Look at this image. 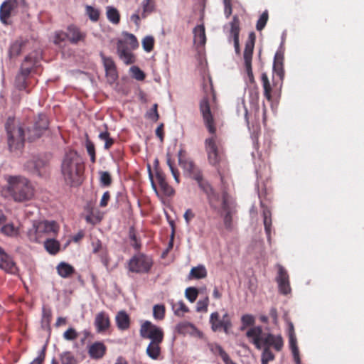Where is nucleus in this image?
I'll return each mask as SVG.
<instances>
[{
	"mask_svg": "<svg viewBox=\"0 0 364 364\" xmlns=\"http://www.w3.org/2000/svg\"><path fill=\"white\" fill-rule=\"evenodd\" d=\"M156 178L161 191L165 196H171L173 195L174 190L166 182V176L164 172L158 168H156Z\"/></svg>",
	"mask_w": 364,
	"mask_h": 364,
	"instance_id": "23",
	"label": "nucleus"
},
{
	"mask_svg": "<svg viewBox=\"0 0 364 364\" xmlns=\"http://www.w3.org/2000/svg\"><path fill=\"white\" fill-rule=\"evenodd\" d=\"M209 323L212 331L214 332L223 331L228 334L232 327L231 317L227 311H225L222 316L218 311L211 313Z\"/></svg>",
	"mask_w": 364,
	"mask_h": 364,
	"instance_id": "7",
	"label": "nucleus"
},
{
	"mask_svg": "<svg viewBox=\"0 0 364 364\" xmlns=\"http://www.w3.org/2000/svg\"><path fill=\"white\" fill-rule=\"evenodd\" d=\"M209 304V298L205 296L203 299L198 301L196 304V311L198 312H207Z\"/></svg>",
	"mask_w": 364,
	"mask_h": 364,
	"instance_id": "59",
	"label": "nucleus"
},
{
	"mask_svg": "<svg viewBox=\"0 0 364 364\" xmlns=\"http://www.w3.org/2000/svg\"><path fill=\"white\" fill-rule=\"evenodd\" d=\"M200 112L202 115L204 124L211 136L205 140V149L209 164L215 166L220 175L221 165H226L227 161L223 153L221 141L216 136L215 120L210 110L209 97L206 93L199 104Z\"/></svg>",
	"mask_w": 364,
	"mask_h": 364,
	"instance_id": "2",
	"label": "nucleus"
},
{
	"mask_svg": "<svg viewBox=\"0 0 364 364\" xmlns=\"http://www.w3.org/2000/svg\"><path fill=\"white\" fill-rule=\"evenodd\" d=\"M166 309L164 305L156 304L153 308V316L156 320L161 321L165 317Z\"/></svg>",
	"mask_w": 364,
	"mask_h": 364,
	"instance_id": "48",
	"label": "nucleus"
},
{
	"mask_svg": "<svg viewBox=\"0 0 364 364\" xmlns=\"http://www.w3.org/2000/svg\"><path fill=\"white\" fill-rule=\"evenodd\" d=\"M178 164L183 169L185 173L193 180L200 179L203 175L202 170L194 163V161L188 158L186 151L181 149L178 153Z\"/></svg>",
	"mask_w": 364,
	"mask_h": 364,
	"instance_id": "6",
	"label": "nucleus"
},
{
	"mask_svg": "<svg viewBox=\"0 0 364 364\" xmlns=\"http://www.w3.org/2000/svg\"><path fill=\"white\" fill-rule=\"evenodd\" d=\"M143 12L141 16L146 18V16L151 14L155 8V0H144L142 2Z\"/></svg>",
	"mask_w": 364,
	"mask_h": 364,
	"instance_id": "44",
	"label": "nucleus"
},
{
	"mask_svg": "<svg viewBox=\"0 0 364 364\" xmlns=\"http://www.w3.org/2000/svg\"><path fill=\"white\" fill-rule=\"evenodd\" d=\"M130 70L132 73V76L137 80H143L145 78L144 73L138 67L132 66L130 68Z\"/></svg>",
	"mask_w": 364,
	"mask_h": 364,
	"instance_id": "61",
	"label": "nucleus"
},
{
	"mask_svg": "<svg viewBox=\"0 0 364 364\" xmlns=\"http://www.w3.org/2000/svg\"><path fill=\"white\" fill-rule=\"evenodd\" d=\"M95 326L98 333L106 331L110 326L109 315L105 311H100L95 316Z\"/></svg>",
	"mask_w": 364,
	"mask_h": 364,
	"instance_id": "20",
	"label": "nucleus"
},
{
	"mask_svg": "<svg viewBox=\"0 0 364 364\" xmlns=\"http://www.w3.org/2000/svg\"><path fill=\"white\" fill-rule=\"evenodd\" d=\"M0 269H2L5 272L11 274H15L17 272V267L16 265V263L13 261L12 258L8 254H6L1 247Z\"/></svg>",
	"mask_w": 364,
	"mask_h": 364,
	"instance_id": "18",
	"label": "nucleus"
},
{
	"mask_svg": "<svg viewBox=\"0 0 364 364\" xmlns=\"http://www.w3.org/2000/svg\"><path fill=\"white\" fill-rule=\"evenodd\" d=\"M262 215L264 230L267 234V239L269 241L271 238L272 230V213L269 208H265L263 210Z\"/></svg>",
	"mask_w": 364,
	"mask_h": 364,
	"instance_id": "31",
	"label": "nucleus"
},
{
	"mask_svg": "<svg viewBox=\"0 0 364 364\" xmlns=\"http://www.w3.org/2000/svg\"><path fill=\"white\" fill-rule=\"evenodd\" d=\"M256 36L254 32L249 33L248 40L245 43L243 57H252Z\"/></svg>",
	"mask_w": 364,
	"mask_h": 364,
	"instance_id": "35",
	"label": "nucleus"
},
{
	"mask_svg": "<svg viewBox=\"0 0 364 364\" xmlns=\"http://www.w3.org/2000/svg\"><path fill=\"white\" fill-rule=\"evenodd\" d=\"M107 17L113 24H118L120 21V14L118 10L112 6L107 7Z\"/></svg>",
	"mask_w": 364,
	"mask_h": 364,
	"instance_id": "39",
	"label": "nucleus"
},
{
	"mask_svg": "<svg viewBox=\"0 0 364 364\" xmlns=\"http://www.w3.org/2000/svg\"><path fill=\"white\" fill-rule=\"evenodd\" d=\"M154 38L153 36H147L142 40V46L145 51L151 52L154 49Z\"/></svg>",
	"mask_w": 364,
	"mask_h": 364,
	"instance_id": "54",
	"label": "nucleus"
},
{
	"mask_svg": "<svg viewBox=\"0 0 364 364\" xmlns=\"http://www.w3.org/2000/svg\"><path fill=\"white\" fill-rule=\"evenodd\" d=\"M86 14L89 16L90 19L92 21H97L100 18V11L98 9L94 8L92 6H87L85 7Z\"/></svg>",
	"mask_w": 364,
	"mask_h": 364,
	"instance_id": "56",
	"label": "nucleus"
},
{
	"mask_svg": "<svg viewBox=\"0 0 364 364\" xmlns=\"http://www.w3.org/2000/svg\"><path fill=\"white\" fill-rule=\"evenodd\" d=\"M79 336L78 332L73 327L68 328L63 335L65 340L73 341H75Z\"/></svg>",
	"mask_w": 364,
	"mask_h": 364,
	"instance_id": "57",
	"label": "nucleus"
},
{
	"mask_svg": "<svg viewBox=\"0 0 364 364\" xmlns=\"http://www.w3.org/2000/svg\"><path fill=\"white\" fill-rule=\"evenodd\" d=\"M84 165L77 151L74 150L67 151L61 164V172L65 183L72 186L80 185Z\"/></svg>",
	"mask_w": 364,
	"mask_h": 364,
	"instance_id": "3",
	"label": "nucleus"
},
{
	"mask_svg": "<svg viewBox=\"0 0 364 364\" xmlns=\"http://www.w3.org/2000/svg\"><path fill=\"white\" fill-rule=\"evenodd\" d=\"M289 347L291 350L294 360L297 364H300V358L299 355V348L297 346V341L296 335L289 336Z\"/></svg>",
	"mask_w": 364,
	"mask_h": 364,
	"instance_id": "38",
	"label": "nucleus"
},
{
	"mask_svg": "<svg viewBox=\"0 0 364 364\" xmlns=\"http://www.w3.org/2000/svg\"><path fill=\"white\" fill-rule=\"evenodd\" d=\"M245 61V66L247 72V75L250 83L255 82L254 75L252 69V57H243Z\"/></svg>",
	"mask_w": 364,
	"mask_h": 364,
	"instance_id": "51",
	"label": "nucleus"
},
{
	"mask_svg": "<svg viewBox=\"0 0 364 364\" xmlns=\"http://www.w3.org/2000/svg\"><path fill=\"white\" fill-rule=\"evenodd\" d=\"M221 208L225 212L223 218L224 225L227 230H230L232 228V212L230 208L228 193L225 192L222 196Z\"/></svg>",
	"mask_w": 364,
	"mask_h": 364,
	"instance_id": "19",
	"label": "nucleus"
},
{
	"mask_svg": "<svg viewBox=\"0 0 364 364\" xmlns=\"http://www.w3.org/2000/svg\"><path fill=\"white\" fill-rule=\"evenodd\" d=\"M27 237L29 241L32 242L40 243L43 240L41 235L38 232L36 223H33L32 228L28 230Z\"/></svg>",
	"mask_w": 364,
	"mask_h": 364,
	"instance_id": "37",
	"label": "nucleus"
},
{
	"mask_svg": "<svg viewBox=\"0 0 364 364\" xmlns=\"http://www.w3.org/2000/svg\"><path fill=\"white\" fill-rule=\"evenodd\" d=\"M100 174V183L105 186H109L112 183V177L109 172L101 171Z\"/></svg>",
	"mask_w": 364,
	"mask_h": 364,
	"instance_id": "62",
	"label": "nucleus"
},
{
	"mask_svg": "<svg viewBox=\"0 0 364 364\" xmlns=\"http://www.w3.org/2000/svg\"><path fill=\"white\" fill-rule=\"evenodd\" d=\"M172 308L174 311V314L179 317H183L186 313L189 311L188 306L183 301H180L173 304Z\"/></svg>",
	"mask_w": 364,
	"mask_h": 364,
	"instance_id": "41",
	"label": "nucleus"
},
{
	"mask_svg": "<svg viewBox=\"0 0 364 364\" xmlns=\"http://www.w3.org/2000/svg\"><path fill=\"white\" fill-rule=\"evenodd\" d=\"M56 269L58 274L63 278H68L75 273L74 267L65 262L59 263Z\"/></svg>",
	"mask_w": 364,
	"mask_h": 364,
	"instance_id": "29",
	"label": "nucleus"
},
{
	"mask_svg": "<svg viewBox=\"0 0 364 364\" xmlns=\"http://www.w3.org/2000/svg\"><path fill=\"white\" fill-rule=\"evenodd\" d=\"M36 224L42 240H46L48 237L55 236L58 232L59 226L54 221L45 220L38 222Z\"/></svg>",
	"mask_w": 364,
	"mask_h": 364,
	"instance_id": "14",
	"label": "nucleus"
},
{
	"mask_svg": "<svg viewBox=\"0 0 364 364\" xmlns=\"http://www.w3.org/2000/svg\"><path fill=\"white\" fill-rule=\"evenodd\" d=\"M261 81L264 90V97L269 102L272 101L273 95H280L283 82L277 80L274 75H272V81H270L267 73H263L261 75Z\"/></svg>",
	"mask_w": 364,
	"mask_h": 364,
	"instance_id": "8",
	"label": "nucleus"
},
{
	"mask_svg": "<svg viewBox=\"0 0 364 364\" xmlns=\"http://www.w3.org/2000/svg\"><path fill=\"white\" fill-rule=\"evenodd\" d=\"M139 333L143 338L149 339L150 342H163L164 338L163 329L149 321H145L141 325Z\"/></svg>",
	"mask_w": 364,
	"mask_h": 364,
	"instance_id": "9",
	"label": "nucleus"
},
{
	"mask_svg": "<svg viewBox=\"0 0 364 364\" xmlns=\"http://www.w3.org/2000/svg\"><path fill=\"white\" fill-rule=\"evenodd\" d=\"M107 347L102 342H95L90 346L88 354L92 359H100L106 353Z\"/></svg>",
	"mask_w": 364,
	"mask_h": 364,
	"instance_id": "24",
	"label": "nucleus"
},
{
	"mask_svg": "<svg viewBox=\"0 0 364 364\" xmlns=\"http://www.w3.org/2000/svg\"><path fill=\"white\" fill-rule=\"evenodd\" d=\"M28 76L29 75H23L21 73V71H20V70L18 73V74H17V75L16 77L15 83H16V87L19 90H26V88H27L26 80H27Z\"/></svg>",
	"mask_w": 364,
	"mask_h": 364,
	"instance_id": "43",
	"label": "nucleus"
},
{
	"mask_svg": "<svg viewBox=\"0 0 364 364\" xmlns=\"http://www.w3.org/2000/svg\"><path fill=\"white\" fill-rule=\"evenodd\" d=\"M44 247L50 255H56L60 250V243L53 238H46L44 241Z\"/></svg>",
	"mask_w": 364,
	"mask_h": 364,
	"instance_id": "34",
	"label": "nucleus"
},
{
	"mask_svg": "<svg viewBox=\"0 0 364 364\" xmlns=\"http://www.w3.org/2000/svg\"><path fill=\"white\" fill-rule=\"evenodd\" d=\"M123 36L125 38L124 44L128 43L132 49H136L139 47V42L134 34L124 32Z\"/></svg>",
	"mask_w": 364,
	"mask_h": 364,
	"instance_id": "49",
	"label": "nucleus"
},
{
	"mask_svg": "<svg viewBox=\"0 0 364 364\" xmlns=\"http://www.w3.org/2000/svg\"><path fill=\"white\" fill-rule=\"evenodd\" d=\"M176 331L179 334L195 335L198 333L197 328L191 323L183 321L178 323L176 326Z\"/></svg>",
	"mask_w": 364,
	"mask_h": 364,
	"instance_id": "25",
	"label": "nucleus"
},
{
	"mask_svg": "<svg viewBox=\"0 0 364 364\" xmlns=\"http://www.w3.org/2000/svg\"><path fill=\"white\" fill-rule=\"evenodd\" d=\"M48 127V120L46 115L40 114L35 119L32 127L28 129V139L33 141L40 138Z\"/></svg>",
	"mask_w": 364,
	"mask_h": 364,
	"instance_id": "11",
	"label": "nucleus"
},
{
	"mask_svg": "<svg viewBox=\"0 0 364 364\" xmlns=\"http://www.w3.org/2000/svg\"><path fill=\"white\" fill-rule=\"evenodd\" d=\"M67 36V33L63 31L55 32L53 41L54 43L56 45H60L62 42L65 41V39L68 38Z\"/></svg>",
	"mask_w": 364,
	"mask_h": 364,
	"instance_id": "64",
	"label": "nucleus"
},
{
	"mask_svg": "<svg viewBox=\"0 0 364 364\" xmlns=\"http://www.w3.org/2000/svg\"><path fill=\"white\" fill-rule=\"evenodd\" d=\"M241 331H244L248 326H252L247 331L246 337L257 349L262 350V364H269V362L273 361L275 359V355L272 349L276 352H280L284 348V341L282 335L265 332L262 326H254L255 318L251 314L243 315L241 317Z\"/></svg>",
	"mask_w": 364,
	"mask_h": 364,
	"instance_id": "1",
	"label": "nucleus"
},
{
	"mask_svg": "<svg viewBox=\"0 0 364 364\" xmlns=\"http://www.w3.org/2000/svg\"><path fill=\"white\" fill-rule=\"evenodd\" d=\"M16 6V0H6L2 3L0 6V21L3 24H10L9 18Z\"/></svg>",
	"mask_w": 364,
	"mask_h": 364,
	"instance_id": "16",
	"label": "nucleus"
},
{
	"mask_svg": "<svg viewBox=\"0 0 364 364\" xmlns=\"http://www.w3.org/2000/svg\"><path fill=\"white\" fill-rule=\"evenodd\" d=\"M103 65L105 69L106 75L110 82H114L118 77L116 65L110 57H106L102 53H100Z\"/></svg>",
	"mask_w": 364,
	"mask_h": 364,
	"instance_id": "17",
	"label": "nucleus"
},
{
	"mask_svg": "<svg viewBox=\"0 0 364 364\" xmlns=\"http://www.w3.org/2000/svg\"><path fill=\"white\" fill-rule=\"evenodd\" d=\"M8 136V145L12 150L18 149L23 146L25 141L24 130L22 127L14 124V119L9 118L5 124Z\"/></svg>",
	"mask_w": 364,
	"mask_h": 364,
	"instance_id": "5",
	"label": "nucleus"
},
{
	"mask_svg": "<svg viewBox=\"0 0 364 364\" xmlns=\"http://www.w3.org/2000/svg\"><path fill=\"white\" fill-rule=\"evenodd\" d=\"M151 266V259L143 254L134 256L129 262V271L135 273H147Z\"/></svg>",
	"mask_w": 364,
	"mask_h": 364,
	"instance_id": "10",
	"label": "nucleus"
},
{
	"mask_svg": "<svg viewBox=\"0 0 364 364\" xmlns=\"http://www.w3.org/2000/svg\"><path fill=\"white\" fill-rule=\"evenodd\" d=\"M279 291L281 294L287 295L291 292L289 277L287 271L284 267L278 265V275L276 278Z\"/></svg>",
	"mask_w": 364,
	"mask_h": 364,
	"instance_id": "13",
	"label": "nucleus"
},
{
	"mask_svg": "<svg viewBox=\"0 0 364 364\" xmlns=\"http://www.w3.org/2000/svg\"><path fill=\"white\" fill-rule=\"evenodd\" d=\"M27 42L23 40H16L14 42L9 50V55L11 58L18 56L24 50Z\"/></svg>",
	"mask_w": 364,
	"mask_h": 364,
	"instance_id": "28",
	"label": "nucleus"
},
{
	"mask_svg": "<svg viewBox=\"0 0 364 364\" xmlns=\"http://www.w3.org/2000/svg\"><path fill=\"white\" fill-rule=\"evenodd\" d=\"M61 364H77V360L73 354L70 351H66L60 355Z\"/></svg>",
	"mask_w": 364,
	"mask_h": 364,
	"instance_id": "50",
	"label": "nucleus"
},
{
	"mask_svg": "<svg viewBox=\"0 0 364 364\" xmlns=\"http://www.w3.org/2000/svg\"><path fill=\"white\" fill-rule=\"evenodd\" d=\"M116 324L119 330H127L130 326L129 316L124 311H120L115 317Z\"/></svg>",
	"mask_w": 364,
	"mask_h": 364,
	"instance_id": "26",
	"label": "nucleus"
},
{
	"mask_svg": "<svg viewBox=\"0 0 364 364\" xmlns=\"http://www.w3.org/2000/svg\"><path fill=\"white\" fill-rule=\"evenodd\" d=\"M240 19L237 16H234L232 21L230 23V36L228 38L229 42H231V39L232 38L234 43V47L235 50V53L237 54L240 53V41L239 36L240 32Z\"/></svg>",
	"mask_w": 364,
	"mask_h": 364,
	"instance_id": "15",
	"label": "nucleus"
},
{
	"mask_svg": "<svg viewBox=\"0 0 364 364\" xmlns=\"http://www.w3.org/2000/svg\"><path fill=\"white\" fill-rule=\"evenodd\" d=\"M1 232L6 235L12 236L16 233V230L13 224H6L1 228Z\"/></svg>",
	"mask_w": 364,
	"mask_h": 364,
	"instance_id": "63",
	"label": "nucleus"
},
{
	"mask_svg": "<svg viewBox=\"0 0 364 364\" xmlns=\"http://www.w3.org/2000/svg\"><path fill=\"white\" fill-rule=\"evenodd\" d=\"M206 196L210 208L214 210H218L222 203L219 193L213 190Z\"/></svg>",
	"mask_w": 364,
	"mask_h": 364,
	"instance_id": "33",
	"label": "nucleus"
},
{
	"mask_svg": "<svg viewBox=\"0 0 364 364\" xmlns=\"http://www.w3.org/2000/svg\"><path fill=\"white\" fill-rule=\"evenodd\" d=\"M158 105L155 103L153 107L146 113V117L154 122H157L159 119V114L158 113Z\"/></svg>",
	"mask_w": 364,
	"mask_h": 364,
	"instance_id": "60",
	"label": "nucleus"
},
{
	"mask_svg": "<svg viewBox=\"0 0 364 364\" xmlns=\"http://www.w3.org/2000/svg\"><path fill=\"white\" fill-rule=\"evenodd\" d=\"M268 18H269V14H268V11L266 10L261 14L259 19L257 20V22L256 24V28L257 31H261L265 27V26L267 23Z\"/></svg>",
	"mask_w": 364,
	"mask_h": 364,
	"instance_id": "55",
	"label": "nucleus"
},
{
	"mask_svg": "<svg viewBox=\"0 0 364 364\" xmlns=\"http://www.w3.org/2000/svg\"><path fill=\"white\" fill-rule=\"evenodd\" d=\"M7 191L14 201L18 203L31 200L35 195V188L31 182L21 176L6 177Z\"/></svg>",
	"mask_w": 364,
	"mask_h": 364,
	"instance_id": "4",
	"label": "nucleus"
},
{
	"mask_svg": "<svg viewBox=\"0 0 364 364\" xmlns=\"http://www.w3.org/2000/svg\"><path fill=\"white\" fill-rule=\"evenodd\" d=\"M101 249H102V245L100 242H98L97 247H95L93 252L97 253V252H100V260H101L102 263L104 264V266L107 269H108L109 264V257L108 253H107V250H101Z\"/></svg>",
	"mask_w": 364,
	"mask_h": 364,
	"instance_id": "40",
	"label": "nucleus"
},
{
	"mask_svg": "<svg viewBox=\"0 0 364 364\" xmlns=\"http://www.w3.org/2000/svg\"><path fill=\"white\" fill-rule=\"evenodd\" d=\"M85 147H86L87 154H89V156L90 157L91 162L92 164H95L96 162L95 146L94 143L89 139L87 135V139L85 141Z\"/></svg>",
	"mask_w": 364,
	"mask_h": 364,
	"instance_id": "45",
	"label": "nucleus"
},
{
	"mask_svg": "<svg viewBox=\"0 0 364 364\" xmlns=\"http://www.w3.org/2000/svg\"><path fill=\"white\" fill-rule=\"evenodd\" d=\"M194 41L200 46H203L206 42V36L205 27L203 25H198L193 29Z\"/></svg>",
	"mask_w": 364,
	"mask_h": 364,
	"instance_id": "32",
	"label": "nucleus"
},
{
	"mask_svg": "<svg viewBox=\"0 0 364 364\" xmlns=\"http://www.w3.org/2000/svg\"><path fill=\"white\" fill-rule=\"evenodd\" d=\"M185 294L187 299L193 303L198 297V291L196 287H188L186 289Z\"/></svg>",
	"mask_w": 364,
	"mask_h": 364,
	"instance_id": "58",
	"label": "nucleus"
},
{
	"mask_svg": "<svg viewBox=\"0 0 364 364\" xmlns=\"http://www.w3.org/2000/svg\"><path fill=\"white\" fill-rule=\"evenodd\" d=\"M163 342H150L146 347V353L147 355L153 359L158 360L161 354V345Z\"/></svg>",
	"mask_w": 364,
	"mask_h": 364,
	"instance_id": "27",
	"label": "nucleus"
},
{
	"mask_svg": "<svg viewBox=\"0 0 364 364\" xmlns=\"http://www.w3.org/2000/svg\"><path fill=\"white\" fill-rule=\"evenodd\" d=\"M166 163L170 168V171H171L175 181H176V183H178L180 182V181H179L180 174H179L178 169L174 167L173 162L171 160V156L169 153L166 154Z\"/></svg>",
	"mask_w": 364,
	"mask_h": 364,
	"instance_id": "52",
	"label": "nucleus"
},
{
	"mask_svg": "<svg viewBox=\"0 0 364 364\" xmlns=\"http://www.w3.org/2000/svg\"><path fill=\"white\" fill-rule=\"evenodd\" d=\"M196 181L197 182L199 188L206 195H208L209 193L214 190L213 187L210 186V184L203 178V175L200 176V179H196Z\"/></svg>",
	"mask_w": 364,
	"mask_h": 364,
	"instance_id": "53",
	"label": "nucleus"
},
{
	"mask_svg": "<svg viewBox=\"0 0 364 364\" xmlns=\"http://www.w3.org/2000/svg\"><path fill=\"white\" fill-rule=\"evenodd\" d=\"M67 37L69 41L73 44H77L80 41H84L86 38V33L75 26H69L67 28Z\"/></svg>",
	"mask_w": 364,
	"mask_h": 364,
	"instance_id": "21",
	"label": "nucleus"
},
{
	"mask_svg": "<svg viewBox=\"0 0 364 364\" xmlns=\"http://www.w3.org/2000/svg\"><path fill=\"white\" fill-rule=\"evenodd\" d=\"M273 75L276 79L283 82L284 78V70L282 59H279L276 55L273 64Z\"/></svg>",
	"mask_w": 364,
	"mask_h": 364,
	"instance_id": "30",
	"label": "nucleus"
},
{
	"mask_svg": "<svg viewBox=\"0 0 364 364\" xmlns=\"http://www.w3.org/2000/svg\"><path fill=\"white\" fill-rule=\"evenodd\" d=\"M117 53L119 58L127 65L132 64L134 62V55L129 52L124 41L119 40L117 44Z\"/></svg>",
	"mask_w": 364,
	"mask_h": 364,
	"instance_id": "22",
	"label": "nucleus"
},
{
	"mask_svg": "<svg viewBox=\"0 0 364 364\" xmlns=\"http://www.w3.org/2000/svg\"><path fill=\"white\" fill-rule=\"evenodd\" d=\"M98 137L100 140L105 141L104 148L106 150H109L114 144V139L110 136V134L107 131L100 133Z\"/></svg>",
	"mask_w": 364,
	"mask_h": 364,
	"instance_id": "42",
	"label": "nucleus"
},
{
	"mask_svg": "<svg viewBox=\"0 0 364 364\" xmlns=\"http://www.w3.org/2000/svg\"><path fill=\"white\" fill-rule=\"evenodd\" d=\"M129 237L132 246L136 250H140L141 246V242L140 240L137 237L136 230L133 227L130 228L129 229Z\"/></svg>",
	"mask_w": 364,
	"mask_h": 364,
	"instance_id": "46",
	"label": "nucleus"
},
{
	"mask_svg": "<svg viewBox=\"0 0 364 364\" xmlns=\"http://www.w3.org/2000/svg\"><path fill=\"white\" fill-rule=\"evenodd\" d=\"M41 163V161L33 159L31 160L28 161L24 166L25 168H26L29 172L31 173H38L39 172V166L40 164Z\"/></svg>",
	"mask_w": 364,
	"mask_h": 364,
	"instance_id": "47",
	"label": "nucleus"
},
{
	"mask_svg": "<svg viewBox=\"0 0 364 364\" xmlns=\"http://www.w3.org/2000/svg\"><path fill=\"white\" fill-rule=\"evenodd\" d=\"M40 60V53L36 50L33 51L24 58L19 70L23 75H29L31 73L36 72Z\"/></svg>",
	"mask_w": 364,
	"mask_h": 364,
	"instance_id": "12",
	"label": "nucleus"
},
{
	"mask_svg": "<svg viewBox=\"0 0 364 364\" xmlns=\"http://www.w3.org/2000/svg\"><path fill=\"white\" fill-rule=\"evenodd\" d=\"M207 277V270L203 265H198L191 269L189 274L190 279H203Z\"/></svg>",
	"mask_w": 364,
	"mask_h": 364,
	"instance_id": "36",
	"label": "nucleus"
}]
</instances>
